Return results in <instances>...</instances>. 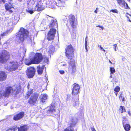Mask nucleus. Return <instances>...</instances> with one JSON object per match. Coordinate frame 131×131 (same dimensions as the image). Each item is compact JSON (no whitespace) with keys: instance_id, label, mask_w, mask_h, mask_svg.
Here are the masks:
<instances>
[{"instance_id":"1","label":"nucleus","mask_w":131,"mask_h":131,"mask_svg":"<svg viewBox=\"0 0 131 131\" xmlns=\"http://www.w3.org/2000/svg\"><path fill=\"white\" fill-rule=\"evenodd\" d=\"M29 34V32L27 29L21 27L19 31L16 34V36L19 42L22 43L25 39L28 36Z\"/></svg>"},{"instance_id":"2","label":"nucleus","mask_w":131,"mask_h":131,"mask_svg":"<svg viewBox=\"0 0 131 131\" xmlns=\"http://www.w3.org/2000/svg\"><path fill=\"white\" fill-rule=\"evenodd\" d=\"M74 49L70 44L65 49V55L68 59H71L74 57Z\"/></svg>"},{"instance_id":"3","label":"nucleus","mask_w":131,"mask_h":131,"mask_svg":"<svg viewBox=\"0 0 131 131\" xmlns=\"http://www.w3.org/2000/svg\"><path fill=\"white\" fill-rule=\"evenodd\" d=\"M39 94L37 92H35L31 95L28 100V103L31 106H34L38 101Z\"/></svg>"},{"instance_id":"4","label":"nucleus","mask_w":131,"mask_h":131,"mask_svg":"<svg viewBox=\"0 0 131 131\" xmlns=\"http://www.w3.org/2000/svg\"><path fill=\"white\" fill-rule=\"evenodd\" d=\"M68 71L71 74L74 75L76 70L75 63L74 60L70 61L68 63Z\"/></svg>"},{"instance_id":"5","label":"nucleus","mask_w":131,"mask_h":131,"mask_svg":"<svg viewBox=\"0 0 131 131\" xmlns=\"http://www.w3.org/2000/svg\"><path fill=\"white\" fill-rule=\"evenodd\" d=\"M56 32V29L54 28L50 29L47 36V40L48 41L53 40Z\"/></svg>"},{"instance_id":"6","label":"nucleus","mask_w":131,"mask_h":131,"mask_svg":"<svg viewBox=\"0 0 131 131\" xmlns=\"http://www.w3.org/2000/svg\"><path fill=\"white\" fill-rule=\"evenodd\" d=\"M73 87L72 89L71 94L73 95H78L80 93V86L76 83H74L73 84Z\"/></svg>"},{"instance_id":"7","label":"nucleus","mask_w":131,"mask_h":131,"mask_svg":"<svg viewBox=\"0 0 131 131\" xmlns=\"http://www.w3.org/2000/svg\"><path fill=\"white\" fill-rule=\"evenodd\" d=\"M32 59L34 64H38L42 61V56L41 53H37Z\"/></svg>"},{"instance_id":"8","label":"nucleus","mask_w":131,"mask_h":131,"mask_svg":"<svg viewBox=\"0 0 131 131\" xmlns=\"http://www.w3.org/2000/svg\"><path fill=\"white\" fill-rule=\"evenodd\" d=\"M10 58L9 54L7 52H3L0 54V62H6Z\"/></svg>"},{"instance_id":"9","label":"nucleus","mask_w":131,"mask_h":131,"mask_svg":"<svg viewBox=\"0 0 131 131\" xmlns=\"http://www.w3.org/2000/svg\"><path fill=\"white\" fill-rule=\"evenodd\" d=\"M36 70L34 67H29L26 70V74L28 77L29 78L33 77L34 75Z\"/></svg>"},{"instance_id":"10","label":"nucleus","mask_w":131,"mask_h":131,"mask_svg":"<svg viewBox=\"0 0 131 131\" xmlns=\"http://www.w3.org/2000/svg\"><path fill=\"white\" fill-rule=\"evenodd\" d=\"M24 115V112L21 111L15 114L13 117V119L15 121H18L23 118Z\"/></svg>"},{"instance_id":"11","label":"nucleus","mask_w":131,"mask_h":131,"mask_svg":"<svg viewBox=\"0 0 131 131\" xmlns=\"http://www.w3.org/2000/svg\"><path fill=\"white\" fill-rule=\"evenodd\" d=\"M117 4L120 6H121L124 8L128 9H130L128 4L126 2L125 0H116Z\"/></svg>"},{"instance_id":"12","label":"nucleus","mask_w":131,"mask_h":131,"mask_svg":"<svg viewBox=\"0 0 131 131\" xmlns=\"http://www.w3.org/2000/svg\"><path fill=\"white\" fill-rule=\"evenodd\" d=\"M55 105L51 104L49 108L47 110L46 113L48 116H50L56 112Z\"/></svg>"},{"instance_id":"13","label":"nucleus","mask_w":131,"mask_h":131,"mask_svg":"<svg viewBox=\"0 0 131 131\" xmlns=\"http://www.w3.org/2000/svg\"><path fill=\"white\" fill-rule=\"evenodd\" d=\"M10 63L12 64L9 68L10 71H14L17 70L19 67V64L17 62L12 61L10 62Z\"/></svg>"},{"instance_id":"14","label":"nucleus","mask_w":131,"mask_h":131,"mask_svg":"<svg viewBox=\"0 0 131 131\" xmlns=\"http://www.w3.org/2000/svg\"><path fill=\"white\" fill-rule=\"evenodd\" d=\"M35 11H36L38 12H39L42 11L45 9L44 6L43 5V3L39 2L38 3L35 7Z\"/></svg>"},{"instance_id":"15","label":"nucleus","mask_w":131,"mask_h":131,"mask_svg":"<svg viewBox=\"0 0 131 131\" xmlns=\"http://www.w3.org/2000/svg\"><path fill=\"white\" fill-rule=\"evenodd\" d=\"M12 90H13L12 87L11 86L7 87L6 88L5 91L2 94L3 96L5 97H8Z\"/></svg>"},{"instance_id":"16","label":"nucleus","mask_w":131,"mask_h":131,"mask_svg":"<svg viewBox=\"0 0 131 131\" xmlns=\"http://www.w3.org/2000/svg\"><path fill=\"white\" fill-rule=\"evenodd\" d=\"M7 77V74L5 71H0V82L5 81Z\"/></svg>"},{"instance_id":"17","label":"nucleus","mask_w":131,"mask_h":131,"mask_svg":"<svg viewBox=\"0 0 131 131\" xmlns=\"http://www.w3.org/2000/svg\"><path fill=\"white\" fill-rule=\"evenodd\" d=\"M75 19V17L74 15L71 16V17L69 18L70 23L73 29L76 28V25L74 24Z\"/></svg>"},{"instance_id":"18","label":"nucleus","mask_w":131,"mask_h":131,"mask_svg":"<svg viewBox=\"0 0 131 131\" xmlns=\"http://www.w3.org/2000/svg\"><path fill=\"white\" fill-rule=\"evenodd\" d=\"M9 4H9L6 3L5 4V9L7 11H8L10 13H11L13 12L12 10L10 9L12 8H14V7L13 5H12V4L9 3Z\"/></svg>"},{"instance_id":"19","label":"nucleus","mask_w":131,"mask_h":131,"mask_svg":"<svg viewBox=\"0 0 131 131\" xmlns=\"http://www.w3.org/2000/svg\"><path fill=\"white\" fill-rule=\"evenodd\" d=\"M45 67V66L44 65H42L41 67L39 65L37 66V71L38 74L39 75H40L42 74Z\"/></svg>"},{"instance_id":"20","label":"nucleus","mask_w":131,"mask_h":131,"mask_svg":"<svg viewBox=\"0 0 131 131\" xmlns=\"http://www.w3.org/2000/svg\"><path fill=\"white\" fill-rule=\"evenodd\" d=\"M79 95H78L76 98H75L74 97H73V98L72 99V103L73 106H77L79 105Z\"/></svg>"},{"instance_id":"21","label":"nucleus","mask_w":131,"mask_h":131,"mask_svg":"<svg viewBox=\"0 0 131 131\" xmlns=\"http://www.w3.org/2000/svg\"><path fill=\"white\" fill-rule=\"evenodd\" d=\"M28 127L27 125H24L21 126L18 128V131H27L28 129Z\"/></svg>"},{"instance_id":"22","label":"nucleus","mask_w":131,"mask_h":131,"mask_svg":"<svg viewBox=\"0 0 131 131\" xmlns=\"http://www.w3.org/2000/svg\"><path fill=\"white\" fill-rule=\"evenodd\" d=\"M48 96L46 94H41L40 96L41 101L44 103L45 102L47 99Z\"/></svg>"},{"instance_id":"23","label":"nucleus","mask_w":131,"mask_h":131,"mask_svg":"<svg viewBox=\"0 0 131 131\" xmlns=\"http://www.w3.org/2000/svg\"><path fill=\"white\" fill-rule=\"evenodd\" d=\"M73 125L72 123L70 124V126H68L64 129L63 131H74Z\"/></svg>"},{"instance_id":"24","label":"nucleus","mask_w":131,"mask_h":131,"mask_svg":"<svg viewBox=\"0 0 131 131\" xmlns=\"http://www.w3.org/2000/svg\"><path fill=\"white\" fill-rule=\"evenodd\" d=\"M25 64L27 66H29L32 64H34L32 59H26L25 62Z\"/></svg>"},{"instance_id":"25","label":"nucleus","mask_w":131,"mask_h":131,"mask_svg":"<svg viewBox=\"0 0 131 131\" xmlns=\"http://www.w3.org/2000/svg\"><path fill=\"white\" fill-rule=\"evenodd\" d=\"M124 129L126 131H129L131 127L130 125L128 124H123Z\"/></svg>"},{"instance_id":"26","label":"nucleus","mask_w":131,"mask_h":131,"mask_svg":"<svg viewBox=\"0 0 131 131\" xmlns=\"http://www.w3.org/2000/svg\"><path fill=\"white\" fill-rule=\"evenodd\" d=\"M18 129V127L16 125H14L10 127L6 131H15Z\"/></svg>"},{"instance_id":"27","label":"nucleus","mask_w":131,"mask_h":131,"mask_svg":"<svg viewBox=\"0 0 131 131\" xmlns=\"http://www.w3.org/2000/svg\"><path fill=\"white\" fill-rule=\"evenodd\" d=\"M58 7H63L64 6L65 2L63 0L61 1L60 0H59L58 1Z\"/></svg>"},{"instance_id":"28","label":"nucleus","mask_w":131,"mask_h":131,"mask_svg":"<svg viewBox=\"0 0 131 131\" xmlns=\"http://www.w3.org/2000/svg\"><path fill=\"white\" fill-rule=\"evenodd\" d=\"M119 111L121 113L126 112V110L124 106L121 105L120 106V108L119 109Z\"/></svg>"},{"instance_id":"29","label":"nucleus","mask_w":131,"mask_h":131,"mask_svg":"<svg viewBox=\"0 0 131 131\" xmlns=\"http://www.w3.org/2000/svg\"><path fill=\"white\" fill-rule=\"evenodd\" d=\"M33 89H31L29 91H28L26 94V95L27 96V97L26 98L27 99H28L29 97L32 94V93L33 92Z\"/></svg>"},{"instance_id":"30","label":"nucleus","mask_w":131,"mask_h":131,"mask_svg":"<svg viewBox=\"0 0 131 131\" xmlns=\"http://www.w3.org/2000/svg\"><path fill=\"white\" fill-rule=\"evenodd\" d=\"M56 23V22L53 19L51 20V22L49 25V28H52Z\"/></svg>"},{"instance_id":"31","label":"nucleus","mask_w":131,"mask_h":131,"mask_svg":"<svg viewBox=\"0 0 131 131\" xmlns=\"http://www.w3.org/2000/svg\"><path fill=\"white\" fill-rule=\"evenodd\" d=\"M9 32V31L8 30H7L4 32H3L1 34V36H7L8 35Z\"/></svg>"},{"instance_id":"32","label":"nucleus","mask_w":131,"mask_h":131,"mask_svg":"<svg viewBox=\"0 0 131 131\" xmlns=\"http://www.w3.org/2000/svg\"><path fill=\"white\" fill-rule=\"evenodd\" d=\"M110 74H113L115 72V70L113 67H110Z\"/></svg>"},{"instance_id":"33","label":"nucleus","mask_w":131,"mask_h":131,"mask_svg":"<svg viewBox=\"0 0 131 131\" xmlns=\"http://www.w3.org/2000/svg\"><path fill=\"white\" fill-rule=\"evenodd\" d=\"M122 124H125L126 123V121H127V118L125 116H123L122 117Z\"/></svg>"},{"instance_id":"34","label":"nucleus","mask_w":131,"mask_h":131,"mask_svg":"<svg viewBox=\"0 0 131 131\" xmlns=\"http://www.w3.org/2000/svg\"><path fill=\"white\" fill-rule=\"evenodd\" d=\"M120 90V88L118 86H116L114 89L115 92H118Z\"/></svg>"},{"instance_id":"35","label":"nucleus","mask_w":131,"mask_h":131,"mask_svg":"<svg viewBox=\"0 0 131 131\" xmlns=\"http://www.w3.org/2000/svg\"><path fill=\"white\" fill-rule=\"evenodd\" d=\"M123 94L122 93H121L119 95V98L122 100V102L124 101H125L124 98L123 96Z\"/></svg>"},{"instance_id":"36","label":"nucleus","mask_w":131,"mask_h":131,"mask_svg":"<svg viewBox=\"0 0 131 131\" xmlns=\"http://www.w3.org/2000/svg\"><path fill=\"white\" fill-rule=\"evenodd\" d=\"M110 12H111L113 13H117L118 11L116 9H111L110 10Z\"/></svg>"},{"instance_id":"37","label":"nucleus","mask_w":131,"mask_h":131,"mask_svg":"<svg viewBox=\"0 0 131 131\" xmlns=\"http://www.w3.org/2000/svg\"><path fill=\"white\" fill-rule=\"evenodd\" d=\"M27 12L29 13H30V14H32L34 12V11L33 10H28Z\"/></svg>"},{"instance_id":"38","label":"nucleus","mask_w":131,"mask_h":131,"mask_svg":"<svg viewBox=\"0 0 131 131\" xmlns=\"http://www.w3.org/2000/svg\"><path fill=\"white\" fill-rule=\"evenodd\" d=\"M98 47H99L100 48V50H102V51H103L104 52H105V50L104 49H103V48L101 46H99V45L98 46Z\"/></svg>"},{"instance_id":"39","label":"nucleus","mask_w":131,"mask_h":131,"mask_svg":"<svg viewBox=\"0 0 131 131\" xmlns=\"http://www.w3.org/2000/svg\"><path fill=\"white\" fill-rule=\"evenodd\" d=\"M6 0H0V4H4L5 3Z\"/></svg>"},{"instance_id":"40","label":"nucleus","mask_w":131,"mask_h":131,"mask_svg":"<svg viewBox=\"0 0 131 131\" xmlns=\"http://www.w3.org/2000/svg\"><path fill=\"white\" fill-rule=\"evenodd\" d=\"M59 72L61 74H63L64 73V71L63 70H60Z\"/></svg>"},{"instance_id":"41","label":"nucleus","mask_w":131,"mask_h":131,"mask_svg":"<svg viewBox=\"0 0 131 131\" xmlns=\"http://www.w3.org/2000/svg\"><path fill=\"white\" fill-rule=\"evenodd\" d=\"M113 46H114V50H115V51H116V47L117 46V45L116 44H114L113 45Z\"/></svg>"},{"instance_id":"42","label":"nucleus","mask_w":131,"mask_h":131,"mask_svg":"<svg viewBox=\"0 0 131 131\" xmlns=\"http://www.w3.org/2000/svg\"><path fill=\"white\" fill-rule=\"evenodd\" d=\"M87 41L86 40H85V48L86 50L87 51Z\"/></svg>"},{"instance_id":"43","label":"nucleus","mask_w":131,"mask_h":131,"mask_svg":"<svg viewBox=\"0 0 131 131\" xmlns=\"http://www.w3.org/2000/svg\"><path fill=\"white\" fill-rule=\"evenodd\" d=\"M87 41L86 40H85V48L86 50L87 51Z\"/></svg>"},{"instance_id":"44","label":"nucleus","mask_w":131,"mask_h":131,"mask_svg":"<svg viewBox=\"0 0 131 131\" xmlns=\"http://www.w3.org/2000/svg\"><path fill=\"white\" fill-rule=\"evenodd\" d=\"M91 129L92 131H96L94 127H91Z\"/></svg>"},{"instance_id":"45","label":"nucleus","mask_w":131,"mask_h":131,"mask_svg":"<svg viewBox=\"0 0 131 131\" xmlns=\"http://www.w3.org/2000/svg\"><path fill=\"white\" fill-rule=\"evenodd\" d=\"M128 113L129 116H131V113L130 112V110L128 112Z\"/></svg>"},{"instance_id":"46","label":"nucleus","mask_w":131,"mask_h":131,"mask_svg":"<svg viewBox=\"0 0 131 131\" xmlns=\"http://www.w3.org/2000/svg\"><path fill=\"white\" fill-rule=\"evenodd\" d=\"M98 9V8H96V10L94 11V12L96 14L97 13V10Z\"/></svg>"},{"instance_id":"47","label":"nucleus","mask_w":131,"mask_h":131,"mask_svg":"<svg viewBox=\"0 0 131 131\" xmlns=\"http://www.w3.org/2000/svg\"><path fill=\"white\" fill-rule=\"evenodd\" d=\"M127 19L128 20V21H129V22H131V20H130V19H129V17H128V16H127Z\"/></svg>"},{"instance_id":"48","label":"nucleus","mask_w":131,"mask_h":131,"mask_svg":"<svg viewBox=\"0 0 131 131\" xmlns=\"http://www.w3.org/2000/svg\"><path fill=\"white\" fill-rule=\"evenodd\" d=\"M118 92H114L116 96H117Z\"/></svg>"},{"instance_id":"49","label":"nucleus","mask_w":131,"mask_h":131,"mask_svg":"<svg viewBox=\"0 0 131 131\" xmlns=\"http://www.w3.org/2000/svg\"><path fill=\"white\" fill-rule=\"evenodd\" d=\"M100 28H101L102 30L103 29V27L102 26H100Z\"/></svg>"},{"instance_id":"50","label":"nucleus","mask_w":131,"mask_h":131,"mask_svg":"<svg viewBox=\"0 0 131 131\" xmlns=\"http://www.w3.org/2000/svg\"><path fill=\"white\" fill-rule=\"evenodd\" d=\"M109 61L110 63L112 64V62H111V61H110V60H109Z\"/></svg>"},{"instance_id":"51","label":"nucleus","mask_w":131,"mask_h":131,"mask_svg":"<svg viewBox=\"0 0 131 131\" xmlns=\"http://www.w3.org/2000/svg\"><path fill=\"white\" fill-rule=\"evenodd\" d=\"M96 27L100 28V25H98L97 26H96Z\"/></svg>"},{"instance_id":"52","label":"nucleus","mask_w":131,"mask_h":131,"mask_svg":"<svg viewBox=\"0 0 131 131\" xmlns=\"http://www.w3.org/2000/svg\"><path fill=\"white\" fill-rule=\"evenodd\" d=\"M112 75L110 76V78H112Z\"/></svg>"},{"instance_id":"53","label":"nucleus","mask_w":131,"mask_h":131,"mask_svg":"<svg viewBox=\"0 0 131 131\" xmlns=\"http://www.w3.org/2000/svg\"><path fill=\"white\" fill-rule=\"evenodd\" d=\"M29 86V84H28V86Z\"/></svg>"},{"instance_id":"54","label":"nucleus","mask_w":131,"mask_h":131,"mask_svg":"<svg viewBox=\"0 0 131 131\" xmlns=\"http://www.w3.org/2000/svg\"><path fill=\"white\" fill-rule=\"evenodd\" d=\"M87 38V37H86V39H85V40H86V38Z\"/></svg>"},{"instance_id":"55","label":"nucleus","mask_w":131,"mask_h":131,"mask_svg":"<svg viewBox=\"0 0 131 131\" xmlns=\"http://www.w3.org/2000/svg\"><path fill=\"white\" fill-rule=\"evenodd\" d=\"M18 0L19 1H22V0Z\"/></svg>"},{"instance_id":"56","label":"nucleus","mask_w":131,"mask_h":131,"mask_svg":"<svg viewBox=\"0 0 131 131\" xmlns=\"http://www.w3.org/2000/svg\"><path fill=\"white\" fill-rule=\"evenodd\" d=\"M66 65V64H63V66H65V65Z\"/></svg>"},{"instance_id":"57","label":"nucleus","mask_w":131,"mask_h":131,"mask_svg":"<svg viewBox=\"0 0 131 131\" xmlns=\"http://www.w3.org/2000/svg\"><path fill=\"white\" fill-rule=\"evenodd\" d=\"M129 16L131 17V15L129 14Z\"/></svg>"},{"instance_id":"58","label":"nucleus","mask_w":131,"mask_h":131,"mask_svg":"<svg viewBox=\"0 0 131 131\" xmlns=\"http://www.w3.org/2000/svg\"><path fill=\"white\" fill-rule=\"evenodd\" d=\"M47 60H48V58H47Z\"/></svg>"}]
</instances>
